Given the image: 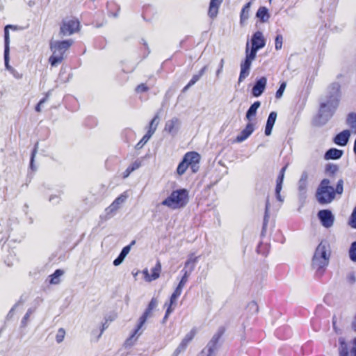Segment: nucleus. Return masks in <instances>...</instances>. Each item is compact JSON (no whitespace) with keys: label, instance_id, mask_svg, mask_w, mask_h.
<instances>
[{"label":"nucleus","instance_id":"nucleus-1","mask_svg":"<svg viewBox=\"0 0 356 356\" xmlns=\"http://www.w3.org/2000/svg\"><path fill=\"white\" fill-rule=\"evenodd\" d=\"M340 85L334 82L327 88V94L320 99L321 111H332L338 108L341 97Z\"/></svg>","mask_w":356,"mask_h":356},{"label":"nucleus","instance_id":"nucleus-2","mask_svg":"<svg viewBox=\"0 0 356 356\" xmlns=\"http://www.w3.org/2000/svg\"><path fill=\"white\" fill-rule=\"evenodd\" d=\"M330 257V245L327 241H321L317 246L312 259V267L321 274L328 265Z\"/></svg>","mask_w":356,"mask_h":356},{"label":"nucleus","instance_id":"nucleus-3","mask_svg":"<svg viewBox=\"0 0 356 356\" xmlns=\"http://www.w3.org/2000/svg\"><path fill=\"white\" fill-rule=\"evenodd\" d=\"M72 44V40L51 41L50 49L52 51V54L49 57V61L51 66L56 67L63 60L65 53Z\"/></svg>","mask_w":356,"mask_h":356},{"label":"nucleus","instance_id":"nucleus-4","mask_svg":"<svg viewBox=\"0 0 356 356\" xmlns=\"http://www.w3.org/2000/svg\"><path fill=\"white\" fill-rule=\"evenodd\" d=\"M188 202V192L186 189H179L172 192L170 195L165 199L162 205L172 209L183 208Z\"/></svg>","mask_w":356,"mask_h":356},{"label":"nucleus","instance_id":"nucleus-5","mask_svg":"<svg viewBox=\"0 0 356 356\" xmlns=\"http://www.w3.org/2000/svg\"><path fill=\"white\" fill-rule=\"evenodd\" d=\"M317 201L321 204H329L335 198V192L330 186L329 179H324L321 181L316 194Z\"/></svg>","mask_w":356,"mask_h":356},{"label":"nucleus","instance_id":"nucleus-6","mask_svg":"<svg viewBox=\"0 0 356 356\" xmlns=\"http://www.w3.org/2000/svg\"><path fill=\"white\" fill-rule=\"evenodd\" d=\"M152 310L147 308L144 314L140 317L139 323L134 333L126 340L124 345L126 346H131L137 341L138 337L142 334V327L145 323L147 319L152 316Z\"/></svg>","mask_w":356,"mask_h":356},{"label":"nucleus","instance_id":"nucleus-7","mask_svg":"<svg viewBox=\"0 0 356 356\" xmlns=\"http://www.w3.org/2000/svg\"><path fill=\"white\" fill-rule=\"evenodd\" d=\"M256 113H247L246 119L249 121L244 129L236 136L235 142L242 143L254 131L256 125Z\"/></svg>","mask_w":356,"mask_h":356},{"label":"nucleus","instance_id":"nucleus-8","mask_svg":"<svg viewBox=\"0 0 356 356\" xmlns=\"http://www.w3.org/2000/svg\"><path fill=\"white\" fill-rule=\"evenodd\" d=\"M248 47L249 44L247 43L245 50V58L243 61L241 62L240 65L241 71L238 78V82H242L246 77L249 76L252 63L256 58V56H254L252 54L249 53Z\"/></svg>","mask_w":356,"mask_h":356},{"label":"nucleus","instance_id":"nucleus-9","mask_svg":"<svg viewBox=\"0 0 356 356\" xmlns=\"http://www.w3.org/2000/svg\"><path fill=\"white\" fill-rule=\"evenodd\" d=\"M79 29V22L75 19H65L63 21L59 32V36L71 35Z\"/></svg>","mask_w":356,"mask_h":356},{"label":"nucleus","instance_id":"nucleus-10","mask_svg":"<svg viewBox=\"0 0 356 356\" xmlns=\"http://www.w3.org/2000/svg\"><path fill=\"white\" fill-rule=\"evenodd\" d=\"M160 119L158 115H156L149 122L147 134L142 138V139L136 144V149H141L151 138L152 135L156 131L157 127L159 124Z\"/></svg>","mask_w":356,"mask_h":356},{"label":"nucleus","instance_id":"nucleus-11","mask_svg":"<svg viewBox=\"0 0 356 356\" xmlns=\"http://www.w3.org/2000/svg\"><path fill=\"white\" fill-rule=\"evenodd\" d=\"M339 356H356V337L353 340V347L350 350L343 338H339Z\"/></svg>","mask_w":356,"mask_h":356},{"label":"nucleus","instance_id":"nucleus-12","mask_svg":"<svg viewBox=\"0 0 356 356\" xmlns=\"http://www.w3.org/2000/svg\"><path fill=\"white\" fill-rule=\"evenodd\" d=\"M264 46L265 40L263 37V34L261 32L257 31L252 36V48L249 50V53L252 54L256 56L257 51L263 48Z\"/></svg>","mask_w":356,"mask_h":356},{"label":"nucleus","instance_id":"nucleus-13","mask_svg":"<svg viewBox=\"0 0 356 356\" xmlns=\"http://www.w3.org/2000/svg\"><path fill=\"white\" fill-rule=\"evenodd\" d=\"M200 156L195 152H188L185 154L183 160L186 162L189 167L191 168L193 172L197 170V164L200 161Z\"/></svg>","mask_w":356,"mask_h":356},{"label":"nucleus","instance_id":"nucleus-14","mask_svg":"<svg viewBox=\"0 0 356 356\" xmlns=\"http://www.w3.org/2000/svg\"><path fill=\"white\" fill-rule=\"evenodd\" d=\"M318 216L324 227L329 228L333 225L334 217L330 211L321 210L318 213Z\"/></svg>","mask_w":356,"mask_h":356},{"label":"nucleus","instance_id":"nucleus-15","mask_svg":"<svg viewBox=\"0 0 356 356\" xmlns=\"http://www.w3.org/2000/svg\"><path fill=\"white\" fill-rule=\"evenodd\" d=\"M161 270V264L159 261L156 262V266L152 269V274H149V270L145 268L143 271V274L144 275V278L147 282H152V280H155L158 279L160 276V273Z\"/></svg>","mask_w":356,"mask_h":356},{"label":"nucleus","instance_id":"nucleus-16","mask_svg":"<svg viewBox=\"0 0 356 356\" xmlns=\"http://www.w3.org/2000/svg\"><path fill=\"white\" fill-rule=\"evenodd\" d=\"M267 83V79L265 76L258 79L252 89V94L254 97L260 96L264 91Z\"/></svg>","mask_w":356,"mask_h":356},{"label":"nucleus","instance_id":"nucleus-17","mask_svg":"<svg viewBox=\"0 0 356 356\" xmlns=\"http://www.w3.org/2000/svg\"><path fill=\"white\" fill-rule=\"evenodd\" d=\"M218 340V337H213L206 348H204L198 356H213L214 352L217 348Z\"/></svg>","mask_w":356,"mask_h":356},{"label":"nucleus","instance_id":"nucleus-18","mask_svg":"<svg viewBox=\"0 0 356 356\" xmlns=\"http://www.w3.org/2000/svg\"><path fill=\"white\" fill-rule=\"evenodd\" d=\"M180 127V122L177 118H172L167 121L165 125V131H168L172 135H175Z\"/></svg>","mask_w":356,"mask_h":356},{"label":"nucleus","instance_id":"nucleus-19","mask_svg":"<svg viewBox=\"0 0 356 356\" xmlns=\"http://www.w3.org/2000/svg\"><path fill=\"white\" fill-rule=\"evenodd\" d=\"M9 44H10V36L8 35V33L7 31V29L6 30V34H5V48H4V61H5V67L7 70L10 71L13 67H12L9 64Z\"/></svg>","mask_w":356,"mask_h":356},{"label":"nucleus","instance_id":"nucleus-20","mask_svg":"<svg viewBox=\"0 0 356 356\" xmlns=\"http://www.w3.org/2000/svg\"><path fill=\"white\" fill-rule=\"evenodd\" d=\"M350 136V131L344 130L335 136L334 141L338 145L345 146L349 140Z\"/></svg>","mask_w":356,"mask_h":356},{"label":"nucleus","instance_id":"nucleus-21","mask_svg":"<svg viewBox=\"0 0 356 356\" xmlns=\"http://www.w3.org/2000/svg\"><path fill=\"white\" fill-rule=\"evenodd\" d=\"M286 169V166H284L282 168V170L280 171V176L277 181V185H276V188H275L276 197H277V200H279L280 202H282L284 201V199L280 195V191L282 188V182H283L284 172H285Z\"/></svg>","mask_w":356,"mask_h":356},{"label":"nucleus","instance_id":"nucleus-22","mask_svg":"<svg viewBox=\"0 0 356 356\" xmlns=\"http://www.w3.org/2000/svg\"><path fill=\"white\" fill-rule=\"evenodd\" d=\"M223 0H211L209 3V8L208 10L209 16L213 19L218 13L220 6L221 5Z\"/></svg>","mask_w":356,"mask_h":356},{"label":"nucleus","instance_id":"nucleus-23","mask_svg":"<svg viewBox=\"0 0 356 356\" xmlns=\"http://www.w3.org/2000/svg\"><path fill=\"white\" fill-rule=\"evenodd\" d=\"M308 178L309 175L307 172H303L300 180L298 181V190L301 195L305 194L307 191Z\"/></svg>","mask_w":356,"mask_h":356},{"label":"nucleus","instance_id":"nucleus-24","mask_svg":"<svg viewBox=\"0 0 356 356\" xmlns=\"http://www.w3.org/2000/svg\"><path fill=\"white\" fill-rule=\"evenodd\" d=\"M135 243V241H133L129 245L125 246L122 250L120 255L113 261V265L115 266H119L122 263L124 258L127 257V255L129 254L131 250V246Z\"/></svg>","mask_w":356,"mask_h":356},{"label":"nucleus","instance_id":"nucleus-25","mask_svg":"<svg viewBox=\"0 0 356 356\" xmlns=\"http://www.w3.org/2000/svg\"><path fill=\"white\" fill-rule=\"evenodd\" d=\"M276 118H277V113H270L268 120H267V122H266V129H265V134L266 136H270L271 134L272 129H273V125L275 122Z\"/></svg>","mask_w":356,"mask_h":356},{"label":"nucleus","instance_id":"nucleus-26","mask_svg":"<svg viewBox=\"0 0 356 356\" xmlns=\"http://www.w3.org/2000/svg\"><path fill=\"white\" fill-rule=\"evenodd\" d=\"M127 197V196L126 195H121L115 199V200L110 205L107 209L111 212L117 211L120 208V206L125 202Z\"/></svg>","mask_w":356,"mask_h":356},{"label":"nucleus","instance_id":"nucleus-27","mask_svg":"<svg viewBox=\"0 0 356 356\" xmlns=\"http://www.w3.org/2000/svg\"><path fill=\"white\" fill-rule=\"evenodd\" d=\"M343 154V151L339 150L335 148H331L328 151L326 152L325 154V159L326 160L329 159H338L341 157Z\"/></svg>","mask_w":356,"mask_h":356},{"label":"nucleus","instance_id":"nucleus-28","mask_svg":"<svg viewBox=\"0 0 356 356\" xmlns=\"http://www.w3.org/2000/svg\"><path fill=\"white\" fill-rule=\"evenodd\" d=\"M330 117L331 115H328V113H318L314 119V124L318 126L323 125L325 124Z\"/></svg>","mask_w":356,"mask_h":356},{"label":"nucleus","instance_id":"nucleus-29","mask_svg":"<svg viewBox=\"0 0 356 356\" xmlns=\"http://www.w3.org/2000/svg\"><path fill=\"white\" fill-rule=\"evenodd\" d=\"M177 298H178V296H177L176 295L172 293L170 297V302L169 303L166 302L165 304V306H167L168 308H167L165 315L163 318V323L167 320L168 316L172 312V311L174 309L172 306L176 304Z\"/></svg>","mask_w":356,"mask_h":356},{"label":"nucleus","instance_id":"nucleus-30","mask_svg":"<svg viewBox=\"0 0 356 356\" xmlns=\"http://www.w3.org/2000/svg\"><path fill=\"white\" fill-rule=\"evenodd\" d=\"M257 17L260 19L262 22H266L269 18L268 9L265 7H260L257 12Z\"/></svg>","mask_w":356,"mask_h":356},{"label":"nucleus","instance_id":"nucleus-31","mask_svg":"<svg viewBox=\"0 0 356 356\" xmlns=\"http://www.w3.org/2000/svg\"><path fill=\"white\" fill-rule=\"evenodd\" d=\"M347 123L351 128L352 131L356 134V113H351L348 115Z\"/></svg>","mask_w":356,"mask_h":356},{"label":"nucleus","instance_id":"nucleus-32","mask_svg":"<svg viewBox=\"0 0 356 356\" xmlns=\"http://www.w3.org/2000/svg\"><path fill=\"white\" fill-rule=\"evenodd\" d=\"M251 6V2H248L243 8L241 13V24L244 23L249 17V12Z\"/></svg>","mask_w":356,"mask_h":356},{"label":"nucleus","instance_id":"nucleus-33","mask_svg":"<svg viewBox=\"0 0 356 356\" xmlns=\"http://www.w3.org/2000/svg\"><path fill=\"white\" fill-rule=\"evenodd\" d=\"M63 274V271L62 270L58 269L56 270L54 274H52L50 277V284H58L60 282V277Z\"/></svg>","mask_w":356,"mask_h":356},{"label":"nucleus","instance_id":"nucleus-34","mask_svg":"<svg viewBox=\"0 0 356 356\" xmlns=\"http://www.w3.org/2000/svg\"><path fill=\"white\" fill-rule=\"evenodd\" d=\"M206 70H207V66H204V67H202L201 69V70L199 72L198 74L193 75L191 80L188 83V87H191L193 85H194L201 78V76L204 74Z\"/></svg>","mask_w":356,"mask_h":356},{"label":"nucleus","instance_id":"nucleus-35","mask_svg":"<svg viewBox=\"0 0 356 356\" xmlns=\"http://www.w3.org/2000/svg\"><path fill=\"white\" fill-rule=\"evenodd\" d=\"M189 165H188V164L186 162H184V160H182V161L178 165L177 169V175L179 176L184 175Z\"/></svg>","mask_w":356,"mask_h":356},{"label":"nucleus","instance_id":"nucleus-36","mask_svg":"<svg viewBox=\"0 0 356 356\" xmlns=\"http://www.w3.org/2000/svg\"><path fill=\"white\" fill-rule=\"evenodd\" d=\"M196 261L197 257H194L193 255H191L185 264V267L186 268L190 266V270L193 271L195 268Z\"/></svg>","mask_w":356,"mask_h":356},{"label":"nucleus","instance_id":"nucleus-37","mask_svg":"<svg viewBox=\"0 0 356 356\" xmlns=\"http://www.w3.org/2000/svg\"><path fill=\"white\" fill-rule=\"evenodd\" d=\"M349 257L351 261L356 262V241L351 244L349 250Z\"/></svg>","mask_w":356,"mask_h":356},{"label":"nucleus","instance_id":"nucleus-38","mask_svg":"<svg viewBox=\"0 0 356 356\" xmlns=\"http://www.w3.org/2000/svg\"><path fill=\"white\" fill-rule=\"evenodd\" d=\"M65 336V330L63 328L58 329L56 335V341L58 343H61Z\"/></svg>","mask_w":356,"mask_h":356},{"label":"nucleus","instance_id":"nucleus-39","mask_svg":"<svg viewBox=\"0 0 356 356\" xmlns=\"http://www.w3.org/2000/svg\"><path fill=\"white\" fill-rule=\"evenodd\" d=\"M195 335V331L192 330L189 333H188L185 337L181 341L182 342H185V344L188 345V343L193 339Z\"/></svg>","mask_w":356,"mask_h":356},{"label":"nucleus","instance_id":"nucleus-40","mask_svg":"<svg viewBox=\"0 0 356 356\" xmlns=\"http://www.w3.org/2000/svg\"><path fill=\"white\" fill-rule=\"evenodd\" d=\"M343 191V181L339 179L337 182L336 189L334 190L335 194L341 195Z\"/></svg>","mask_w":356,"mask_h":356},{"label":"nucleus","instance_id":"nucleus-41","mask_svg":"<svg viewBox=\"0 0 356 356\" xmlns=\"http://www.w3.org/2000/svg\"><path fill=\"white\" fill-rule=\"evenodd\" d=\"M283 42V37L282 35L279 34L275 38V49L277 50H280L282 49Z\"/></svg>","mask_w":356,"mask_h":356},{"label":"nucleus","instance_id":"nucleus-42","mask_svg":"<svg viewBox=\"0 0 356 356\" xmlns=\"http://www.w3.org/2000/svg\"><path fill=\"white\" fill-rule=\"evenodd\" d=\"M248 309L252 313H257L259 311V307L256 302L252 301L248 305Z\"/></svg>","mask_w":356,"mask_h":356},{"label":"nucleus","instance_id":"nucleus-43","mask_svg":"<svg viewBox=\"0 0 356 356\" xmlns=\"http://www.w3.org/2000/svg\"><path fill=\"white\" fill-rule=\"evenodd\" d=\"M191 272L192 271H191V270H189V271L185 270L184 274L179 283V285H181L183 287L184 286L186 283L188 282V277Z\"/></svg>","mask_w":356,"mask_h":356},{"label":"nucleus","instance_id":"nucleus-44","mask_svg":"<svg viewBox=\"0 0 356 356\" xmlns=\"http://www.w3.org/2000/svg\"><path fill=\"white\" fill-rule=\"evenodd\" d=\"M38 143H36L35 145V147L33 150L32 154H31L30 167L33 170H35V168L33 165V162H34V159H35V154L38 151Z\"/></svg>","mask_w":356,"mask_h":356},{"label":"nucleus","instance_id":"nucleus-45","mask_svg":"<svg viewBox=\"0 0 356 356\" xmlns=\"http://www.w3.org/2000/svg\"><path fill=\"white\" fill-rule=\"evenodd\" d=\"M286 84L284 82L280 85L279 89L277 90L276 94H275V96L277 98H280L282 96L283 92L286 88Z\"/></svg>","mask_w":356,"mask_h":356},{"label":"nucleus","instance_id":"nucleus-46","mask_svg":"<svg viewBox=\"0 0 356 356\" xmlns=\"http://www.w3.org/2000/svg\"><path fill=\"white\" fill-rule=\"evenodd\" d=\"M186 346L187 345L185 344V342L181 341L175 351V356L178 355L181 352L184 351L186 349Z\"/></svg>","mask_w":356,"mask_h":356},{"label":"nucleus","instance_id":"nucleus-47","mask_svg":"<svg viewBox=\"0 0 356 356\" xmlns=\"http://www.w3.org/2000/svg\"><path fill=\"white\" fill-rule=\"evenodd\" d=\"M350 225L352 227L356 228V207L354 209L351 215Z\"/></svg>","mask_w":356,"mask_h":356},{"label":"nucleus","instance_id":"nucleus-48","mask_svg":"<svg viewBox=\"0 0 356 356\" xmlns=\"http://www.w3.org/2000/svg\"><path fill=\"white\" fill-rule=\"evenodd\" d=\"M31 314H32L31 309H29L27 311L26 314H25V316H24L23 319L22 320V324L24 326H25L26 325V323H27Z\"/></svg>","mask_w":356,"mask_h":356},{"label":"nucleus","instance_id":"nucleus-49","mask_svg":"<svg viewBox=\"0 0 356 356\" xmlns=\"http://www.w3.org/2000/svg\"><path fill=\"white\" fill-rule=\"evenodd\" d=\"M157 304H158L157 300L156 298H153L151 300L150 302L149 303L147 308L151 310H153L157 306Z\"/></svg>","mask_w":356,"mask_h":356},{"label":"nucleus","instance_id":"nucleus-50","mask_svg":"<svg viewBox=\"0 0 356 356\" xmlns=\"http://www.w3.org/2000/svg\"><path fill=\"white\" fill-rule=\"evenodd\" d=\"M347 281L350 283V284H353L355 283V282L356 281V277L355 275V274L353 273H349L348 275H347Z\"/></svg>","mask_w":356,"mask_h":356},{"label":"nucleus","instance_id":"nucleus-51","mask_svg":"<svg viewBox=\"0 0 356 356\" xmlns=\"http://www.w3.org/2000/svg\"><path fill=\"white\" fill-rule=\"evenodd\" d=\"M260 106V102H255L254 104L251 105V106L249 108V109L247 111H257V110Z\"/></svg>","mask_w":356,"mask_h":356},{"label":"nucleus","instance_id":"nucleus-52","mask_svg":"<svg viewBox=\"0 0 356 356\" xmlns=\"http://www.w3.org/2000/svg\"><path fill=\"white\" fill-rule=\"evenodd\" d=\"M147 90V87L145 84H143V83L138 86V87L136 88V91L138 92H145Z\"/></svg>","mask_w":356,"mask_h":356},{"label":"nucleus","instance_id":"nucleus-53","mask_svg":"<svg viewBox=\"0 0 356 356\" xmlns=\"http://www.w3.org/2000/svg\"><path fill=\"white\" fill-rule=\"evenodd\" d=\"M182 289H183V286H181V285L178 284V286L175 289V291L173 292V294H175V295H176L177 296L179 297L181 295V293Z\"/></svg>","mask_w":356,"mask_h":356},{"label":"nucleus","instance_id":"nucleus-54","mask_svg":"<svg viewBox=\"0 0 356 356\" xmlns=\"http://www.w3.org/2000/svg\"><path fill=\"white\" fill-rule=\"evenodd\" d=\"M182 289H183V286H181V285L178 284V286L175 289V291L173 292V294H175V295H176L177 296L179 297L181 295V293Z\"/></svg>","mask_w":356,"mask_h":356},{"label":"nucleus","instance_id":"nucleus-55","mask_svg":"<svg viewBox=\"0 0 356 356\" xmlns=\"http://www.w3.org/2000/svg\"><path fill=\"white\" fill-rule=\"evenodd\" d=\"M13 75L14 77H15L16 79H21L22 78V74H20L19 73H18L14 68H13L12 70H10L9 71Z\"/></svg>","mask_w":356,"mask_h":356},{"label":"nucleus","instance_id":"nucleus-56","mask_svg":"<svg viewBox=\"0 0 356 356\" xmlns=\"http://www.w3.org/2000/svg\"><path fill=\"white\" fill-rule=\"evenodd\" d=\"M135 170V168H128L124 172L123 177L127 178L129 174Z\"/></svg>","mask_w":356,"mask_h":356},{"label":"nucleus","instance_id":"nucleus-57","mask_svg":"<svg viewBox=\"0 0 356 356\" xmlns=\"http://www.w3.org/2000/svg\"><path fill=\"white\" fill-rule=\"evenodd\" d=\"M223 65H224V59H221L220 63V65H219V68H218V70L216 72V75L217 76H218L220 74V72H222V68H223Z\"/></svg>","mask_w":356,"mask_h":356},{"label":"nucleus","instance_id":"nucleus-58","mask_svg":"<svg viewBox=\"0 0 356 356\" xmlns=\"http://www.w3.org/2000/svg\"><path fill=\"white\" fill-rule=\"evenodd\" d=\"M6 29H7V31H8V29H13V30H17V26H13V25H7V26L5 27V29H4V35L6 34ZM8 33H9V32H8Z\"/></svg>","mask_w":356,"mask_h":356},{"label":"nucleus","instance_id":"nucleus-59","mask_svg":"<svg viewBox=\"0 0 356 356\" xmlns=\"http://www.w3.org/2000/svg\"><path fill=\"white\" fill-rule=\"evenodd\" d=\"M44 102V99L43 100H41L36 106V108H35V110L36 111H40V106Z\"/></svg>","mask_w":356,"mask_h":356},{"label":"nucleus","instance_id":"nucleus-60","mask_svg":"<svg viewBox=\"0 0 356 356\" xmlns=\"http://www.w3.org/2000/svg\"><path fill=\"white\" fill-rule=\"evenodd\" d=\"M269 207H270V203H269V201H268V200L266 201V216H265V218H266L267 212H268V211Z\"/></svg>","mask_w":356,"mask_h":356},{"label":"nucleus","instance_id":"nucleus-61","mask_svg":"<svg viewBox=\"0 0 356 356\" xmlns=\"http://www.w3.org/2000/svg\"><path fill=\"white\" fill-rule=\"evenodd\" d=\"M352 327H353V330L355 331H356V315H355V317L354 318V321H353Z\"/></svg>","mask_w":356,"mask_h":356},{"label":"nucleus","instance_id":"nucleus-62","mask_svg":"<svg viewBox=\"0 0 356 356\" xmlns=\"http://www.w3.org/2000/svg\"><path fill=\"white\" fill-rule=\"evenodd\" d=\"M354 153L356 154V138L354 143V148H353Z\"/></svg>","mask_w":356,"mask_h":356},{"label":"nucleus","instance_id":"nucleus-63","mask_svg":"<svg viewBox=\"0 0 356 356\" xmlns=\"http://www.w3.org/2000/svg\"><path fill=\"white\" fill-rule=\"evenodd\" d=\"M131 168H135V170L139 168V164L134 163Z\"/></svg>","mask_w":356,"mask_h":356},{"label":"nucleus","instance_id":"nucleus-64","mask_svg":"<svg viewBox=\"0 0 356 356\" xmlns=\"http://www.w3.org/2000/svg\"><path fill=\"white\" fill-rule=\"evenodd\" d=\"M190 87H188V84L184 87V91H186V90H188Z\"/></svg>","mask_w":356,"mask_h":356}]
</instances>
